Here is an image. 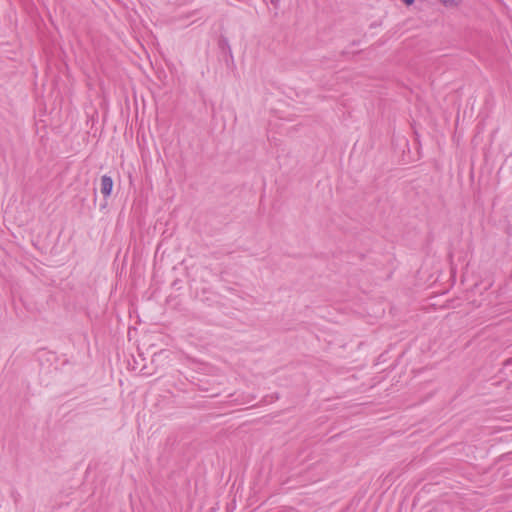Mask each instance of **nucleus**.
<instances>
[{"label": "nucleus", "instance_id": "obj_1", "mask_svg": "<svg viewBox=\"0 0 512 512\" xmlns=\"http://www.w3.org/2000/svg\"><path fill=\"white\" fill-rule=\"evenodd\" d=\"M112 189H113L112 178L109 176H106V175L102 176V178H101V193L105 197H108V196H110Z\"/></svg>", "mask_w": 512, "mask_h": 512}, {"label": "nucleus", "instance_id": "obj_2", "mask_svg": "<svg viewBox=\"0 0 512 512\" xmlns=\"http://www.w3.org/2000/svg\"><path fill=\"white\" fill-rule=\"evenodd\" d=\"M445 6H457L462 0H440Z\"/></svg>", "mask_w": 512, "mask_h": 512}]
</instances>
